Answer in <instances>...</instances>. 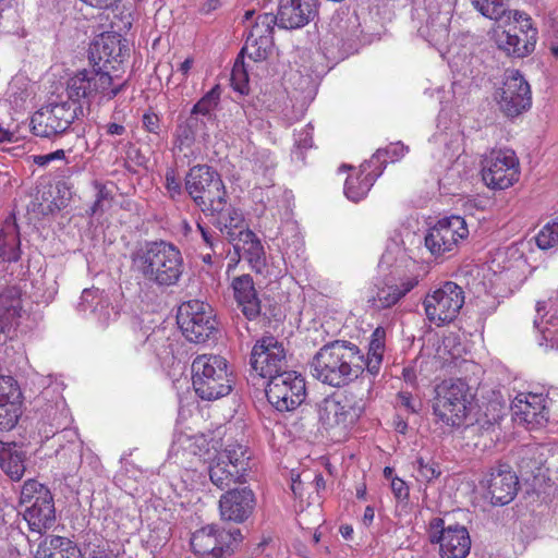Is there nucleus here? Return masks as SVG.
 Segmentation results:
<instances>
[{"mask_svg": "<svg viewBox=\"0 0 558 558\" xmlns=\"http://www.w3.org/2000/svg\"><path fill=\"white\" fill-rule=\"evenodd\" d=\"M364 354L360 348L344 340L324 344L313 356L312 376L325 385L343 387L364 372Z\"/></svg>", "mask_w": 558, "mask_h": 558, "instance_id": "f257e3e1", "label": "nucleus"}, {"mask_svg": "<svg viewBox=\"0 0 558 558\" xmlns=\"http://www.w3.org/2000/svg\"><path fill=\"white\" fill-rule=\"evenodd\" d=\"M132 269L158 287L175 286L184 271L180 250L167 241H147L131 253Z\"/></svg>", "mask_w": 558, "mask_h": 558, "instance_id": "f03ea898", "label": "nucleus"}, {"mask_svg": "<svg viewBox=\"0 0 558 558\" xmlns=\"http://www.w3.org/2000/svg\"><path fill=\"white\" fill-rule=\"evenodd\" d=\"M126 85L118 76H112L110 70L104 68L84 69L75 72L66 81L65 93L70 102H89L96 96L111 100L121 93Z\"/></svg>", "mask_w": 558, "mask_h": 558, "instance_id": "7ed1b4c3", "label": "nucleus"}, {"mask_svg": "<svg viewBox=\"0 0 558 558\" xmlns=\"http://www.w3.org/2000/svg\"><path fill=\"white\" fill-rule=\"evenodd\" d=\"M192 384L203 400H217L228 396L233 386L228 362L220 355L203 354L192 363Z\"/></svg>", "mask_w": 558, "mask_h": 558, "instance_id": "20e7f679", "label": "nucleus"}, {"mask_svg": "<svg viewBox=\"0 0 558 558\" xmlns=\"http://www.w3.org/2000/svg\"><path fill=\"white\" fill-rule=\"evenodd\" d=\"M184 189L204 214L219 211L228 202L221 175L207 165H196L190 168L184 178Z\"/></svg>", "mask_w": 558, "mask_h": 558, "instance_id": "39448f33", "label": "nucleus"}, {"mask_svg": "<svg viewBox=\"0 0 558 558\" xmlns=\"http://www.w3.org/2000/svg\"><path fill=\"white\" fill-rule=\"evenodd\" d=\"M433 411L447 426H460L466 417L469 386L461 379L444 380L435 389Z\"/></svg>", "mask_w": 558, "mask_h": 558, "instance_id": "423d86ee", "label": "nucleus"}, {"mask_svg": "<svg viewBox=\"0 0 558 558\" xmlns=\"http://www.w3.org/2000/svg\"><path fill=\"white\" fill-rule=\"evenodd\" d=\"M83 114V105L69 100L49 101L31 119L32 132L36 136L51 137L65 132Z\"/></svg>", "mask_w": 558, "mask_h": 558, "instance_id": "0eeeda50", "label": "nucleus"}, {"mask_svg": "<svg viewBox=\"0 0 558 558\" xmlns=\"http://www.w3.org/2000/svg\"><path fill=\"white\" fill-rule=\"evenodd\" d=\"M248 460L246 449L239 444L229 445L211 459L208 474L211 483L220 489L246 481Z\"/></svg>", "mask_w": 558, "mask_h": 558, "instance_id": "6e6552de", "label": "nucleus"}, {"mask_svg": "<svg viewBox=\"0 0 558 558\" xmlns=\"http://www.w3.org/2000/svg\"><path fill=\"white\" fill-rule=\"evenodd\" d=\"M177 323L185 338L194 343H204L217 332L213 308L199 300L180 305Z\"/></svg>", "mask_w": 558, "mask_h": 558, "instance_id": "1a4fd4ad", "label": "nucleus"}, {"mask_svg": "<svg viewBox=\"0 0 558 558\" xmlns=\"http://www.w3.org/2000/svg\"><path fill=\"white\" fill-rule=\"evenodd\" d=\"M362 407L353 397L332 395L318 403L319 423L326 430L344 435L362 414Z\"/></svg>", "mask_w": 558, "mask_h": 558, "instance_id": "9d476101", "label": "nucleus"}, {"mask_svg": "<svg viewBox=\"0 0 558 558\" xmlns=\"http://www.w3.org/2000/svg\"><path fill=\"white\" fill-rule=\"evenodd\" d=\"M510 14L513 15L515 23L510 24L508 28L498 26L494 33L495 43L507 56L523 58L534 49L536 31L531 26L527 14L509 11Z\"/></svg>", "mask_w": 558, "mask_h": 558, "instance_id": "9b49d317", "label": "nucleus"}, {"mask_svg": "<svg viewBox=\"0 0 558 558\" xmlns=\"http://www.w3.org/2000/svg\"><path fill=\"white\" fill-rule=\"evenodd\" d=\"M464 291L456 282L446 281L439 288L427 293L424 308L427 319L437 326L451 323L464 304Z\"/></svg>", "mask_w": 558, "mask_h": 558, "instance_id": "f8f14e48", "label": "nucleus"}, {"mask_svg": "<svg viewBox=\"0 0 558 558\" xmlns=\"http://www.w3.org/2000/svg\"><path fill=\"white\" fill-rule=\"evenodd\" d=\"M494 99L507 117H518L532 105L530 84L519 70L508 69L505 71L502 85L494 93Z\"/></svg>", "mask_w": 558, "mask_h": 558, "instance_id": "ddd939ff", "label": "nucleus"}, {"mask_svg": "<svg viewBox=\"0 0 558 558\" xmlns=\"http://www.w3.org/2000/svg\"><path fill=\"white\" fill-rule=\"evenodd\" d=\"M265 392L267 400L276 410L293 411L305 400V380L296 372L288 371L268 380Z\"/></svg>", "mask_w": 558, "mask_h": 558, "instance_id": "4468645a", "label": "nucleus"}, {"mask_svg": "<svg viewBox=\"0 0 558 558\" xmlns=\"http://www.w3.org/2000/svg\"><path fill=\"white\" fill-rule=\"evenodd\" d=\"M482 166V179L489 189L505 190L519 180V159L511 149L492 150Z\"/></svg>", "mask_w": 558, "mask_h": 558, "instance_id": "2eb2a0df", "label": "nucleus"}, {"mask_svg": "<svg viewBox=\"0 0 558 558\" xmlns=\"http://www.w3.org/2000/svg\"><path fill=\"white\" fill-rule=\"evenodd\" d=\"M469 235L465 220L460 216L440 219L425 235V246L435 257L453 252Z\"/></svg>", "mask_w": 558, "mask_h": 558, "instance_id": "dca6fc26", "label": "nucleus"}, {"mask_svg": "<svg viewBox=\"0 0 558 558\" xmlns=\"http://www.w3.org/2000/svg\"><path fill=\"white\" fill-rule=\"evenodd\" d=\"M250 364L258 376L268 380L288 372L283 344L274 336L262 337L252 349Z\"/></svg>", "mask_w": 558, "mask_h": 558, "instance_id": "f3484780", "label": "nucleus"}, {"mask_svg": "<svg viewBox=\"0 0 558 558\" xmlns=\"http://www.w3.org/2000/svg\"><path fill=\"white\" fill-rule=\"evenodd\" d=\"M429 542L439 544L441 558H465L471 549L469 531L462 525L445 527L441 518H434L429 522Z\"/></svg>", "mask_w": 558, "mask_h": 558, "instance_id": "a211bd4d", "label": "nucleus"}, {"mask_svg": "<svg viewBox=\"0 0 558 558\" xmlns=\"http://www.w3.org/2000/svg\"><path fill=\"white\" fill-rule=\"evenodd\" d=\"M481 484L487 490L490 501L495 506H505L511 502L519 488L517 474L506 463L492 466Z\"/></svg>", "mask_w": 558, "mask_h": 558, "instance_id": "6ab92c4d", "label": "nucleus"}, {"mask_svg": "<svg viewBox=\"0 0 558 558\" xmlns=\"http://www.w3.org/2000/svg\"><path fill=\"white\" fill-rule=\"evenodd\" d=\"M233 533H226L225 530L217 529L215 525H207L192 534L191 547L201 558H222L230 555L231 538Z\"/></svg>", "mask_w": 558, "mask_h": 558, "instance_id": "aec40b11", "label": "nucleus"}, {"mask_svg": "<svg viewBox=\"0 0 558 558\" xmlns=\"http://www.w3.org/2000/svg\"><path fill=\"white\" fill-rule=\"evenodd\" d=\"M515 422L530 428L543 426L549 421V401L542 393H520L511 404Z\"/></svg>", "mask_w": 558, "mask_h": 558, "instance_id": "412c9836", "label": "nucleus"}, {"mask_svg": "<svg viewBox=\"0 0 558 558\" xmlns=\"http://www.w3.org/2000/svg\"><path fill=\"white\" fill-rule=\"evenodd\" d=\"M22 415V392L11 376H0V430H11Z\"/></svg>", "mask_w": 558, "mask_h": 558, "instance_id": "4be33fe9", "label": "nucleus"}, {"mask_svg": "<svg viewBox=\"0 0 558 558\" xmlns=\"http://www.w3.org/2000/svg\"><path fill=\"white\" fill-rule=\"evenodd\" d=\"M254 507L255 496L247 487L230 489L219 500L221 518L236 523L244 522L252 514Z\"/></svg>", "mask_w": 558, "mask_h": 558, "instance_id": "5701e85b", "label": "nucleus"}, {"mask_svg": "<svg viewBox=\"0 0 558 558\" xmlns=\"http://www.w3.org/2000/svg\"><path fill=\"white\" fill-rule=\"evenodd\" d=\"M316 0H280L278 26L284 29H298L307 25L316 15Z\"/></svg>", "mask_w": 558, "mask_h": 558, "instance_id": "b1692460", "label": "nucleus"}, {"mask_svg": "<svg viewBox=\"0 0 558 558\" xmlns=\"http://www.w3.org/2000/svg\"><path fill=\"white\" fill-rule=\"evenodd\" d=\"M238 308L247 320H255L262 314V303L250 275L234 277L231 283Z\"/></svg>", "mask_w": 558, "mask_h": 558, "instance_id": "393cba45", "label": "nucleus"}, {"mask_svg": "<svg viewBox=\"0 0 558 558\" xmlns=\"http://www.w3.org/2000/svg\"><path fill=\"white\" fill-rule=\"evenodd\" d=\"M22 312L21 289L9 286L0 292V343L5 342L11 328L17 325Z\"/></svg>", "mask_w": 558, "mask_h": 558, "instance_id": "a878e982", "label": "nucleus"}, {"mask_svg": "<svg viewBox=\"0 0 558 558\" xmlns=\"http://www.w3.org/2000/svg\"><path fill=\"white\" fill-rule=\"evenodd\" d=\"M232 244L239 257L246 260L254 271L257 274L264 271L266 267L265 250L253 231H242L240 238Z\"/></svg>", "mask_w": 558, "mask_h": 558, "instance_id": "bb28decb", "label": "nucleus"}, {"mask_svg": "<svg viewBox=\"0 0 558 558\" xmlns=\"http://www.w3.org/2000/svg\"><path fill=\"white\" fill-rule=\"evenodd\" d=\"M223 204L219 211H208L207 216L214 218L213 225L219 229L221 234L226 235L230 243H234L242 231H248L245 227L244 217L241 210Z\"/></svg>", "mask_w": 558, "mask_h": 558, "instance_id": "cd10ccee", "label": "nucleus"}, {"mask_svg": "<svg viewBox=\"0 0 558 558\" xmlns=\"http://www.w3.org/2000/svg\"><path fill=\"white\" fill-rule=\"evenodd\" d=\"M53 498L35 499L24 510V520L33 532L41 534L43 530L50 527L54 522Z\"/></svg>", "mask_w": 558, "mask_h": 558, "instance_id": "c85d7f7f", "label": "nucleus"}, {"mask_svg": "<svg viewBox=\"0 0 558 558\" xmlns=\"http://www.w3.org/2000/svg\"><path fill=\"white\" fill-rule=\"evenodd\" d=\"M36 558H82V553L73 541L49 535L39 543Z\"/></svg>", "mask_w": 558, "mask_h": 558, "instance_id": "c756f323", "label": "nucleus"}, {"mask_svg": "<svg viewBox=\"0 0 558 558\" xmlns=\"http://www.w3.org/2000/svg\"><path fill=\"white\" fill-rule=\"evenodd\" d=\"M24 452L15 442L0 441V468L13 481H20L25 472Z\"/></svg>", "mask_w": 558, "mask_h": 558, "instance_id": "7c9ffc66", "label": "nucleus"}, {"mask_svg": "<svg viewBox=\"0 0 558 558\" xmlns=\"http://www.w3.org/2000/svg\"><path fill=\"white\" fill-rule=\"evenodd\" d=\"M414 282L408 280L400 284L385 283L379 287L376 294L368 299V303L376 310H384L397 304L401 298L414 288Z\"/></svg>", "mask_w": 558, "mask_h": 558, "instance_id": "2f4dec72", "label": "nucleus"}, {"mask_svg": "<svg viewBox=\"0 0 558 558\" xmlns=\"http://www.w3.org/2000/svg\"><path fill=\"white\" fill-rule=\"evenodd\" d=\"M120 51V39L114 36H101L90 49V61L96 68L109 70L111 59H116Z\"/></svg>", "mask_w": 558, "mask_h": 558, "instance_id": "473e14b6", "label": "nucleus"}, {"mask_svg": "<svg viewBox=\"0 0 558 558\" xmlns=\"http://www.w3.org/2000/svg\"><path fill=\"white\" fill-rule=\"evenodd\" d=\"M385 347L386 330L383 327H377L371 336L367 355L364 356V371L366 369L373 376H376L380 371Z\"/></svg>", "mask_w": 558, "mask_h": 558, "instance_id": "72a5a7b5", "label": "nucleus"}, {"mask_svg": "<svg viewBox=\"0 0 558 558\" xmlns=\"http://www.w3.org/2000/svg\"><path fill=\"white\" fill-rule=\"evenodd\" d=\"M363 172L361 168V174L356 177H349L344 184V194L353 202H359L366 196L371 187L373 186L377 177L381 174L383 169L376 174L371 171Z\"/></svg>", "mask_w": 558, "mask_h": 558, "instance_id": "f704fd0d", "label": "nucleus"}, {"mask_svg": "<svg viewBox=\"0 0 558 558\" xmlns=\"http://www.w3.org/2000/svg\"><path fill=\"white\" fill-rule=\"evenodd\" d=\"M21 240L15 226H8L0 231V257L4 262H17L21 256Z\"/></svg>", "mask_w": 558, "mask_h": 558, "instance_id": "c9c22d12", "label": "nucleus"}, {"mask_svg": "<svg viewBox=\"0 0 558 558\" xmlns=\"http://www.w3.org/2000/svg\"><path fill=\"white\" fill-rule=\"evenodd\" d=\"M408 148L401 143H392L384 149H377V151L372 156V158L361 165L363 172L367 169H371L372 166H375L377 162L381 166H385L388 161L395 162L398 161L401 157L405 155Z\"/></svg>", "mask_w": 558, "mask_h": 558, "instance_id": "e433bc0d", "label": "nucleus"}, {"mask_svg": "<svg viewBox=\"0 0 558 558\" xmlns=\"http://www.w3.org/2000/svg\"><path fill=\"white\" fill-rule=\"evenodd\" d=\"M274 46V37L246 38L240 56L246 54L253 61L265 60Z\"/></svg>", "mask_w": 558, "mask_h": 558, "instance_id": "4c0bfd02", "label": "nucleus"}, {"mask_svg": "<svg viewBox=\"0 0 558 558\" xmlns=\"http://www.w3.org/2000/svg\"><path fill=\"white\" fill-rule=\"evenodd\" d=\"M543 458L539 449L535 446H525L520 450L518 466L522 474L534 475L543 465Z\"/></svg>", "mask_w": 558, "mask_h": 558, "instance_id": "58836bf2", "label": "nucleus"}, {"mask_svg": "<svg viewBox=\"0 0 558 558\" xmlns=\"http://www.w3.org/2000/svg\"><path fill=\"white\" fill-rule=\"evenodd\" d=\"M220 92L219 86L211 88L206 93L192 108L193 113L205 117L207 121L216 120L215 110L219 104Z\"/></svg>", "mask_w": 558, "mask_h": 558, "instance_id": "ea45409f", "label": "nucleus"}, {"mask_svg": "<svg viewBox=\"0 0 558 558\" xmlns=\"http://www.w3.org/2000/svg\"><path fill=\"white\" fill-rule=\"evenodd\" d=\"M137 333H140L142 338H145L143 344L147 345L149 351L157 355L166 353V342L168 341V338L166 336L165 329L158 328L149 331L148 327H140V331Z\"/></svg>", "mask_w": 558, "mask_h": 558, "instance_id": "a19ab883", "label": "nucleus"}, {"mask_svg": "<svg viewBox=\"0 0 558 558\" xmlns=\"http://www.w3.org/2000/svg\"><path fill=\"white\" fill-rule=\"evenodd\" d=\"M275 25H278L276 15L272 13L259 14L251 27L247 38H254V40H256V38L260 37H274Z\"/></svg>", "mask_w": 558, "mask_h": 558, "instance_id": "79ce46f5", "label": "nucleus"}, {"mask_svg": "<svg viewBox=\"0 0 558 558\" xmlns=\"http://www.w3.org/2000/svg\"><path fill=\"white\" fill-rule=\"evenodd\" d=\"M535 242L541 250L558 248V218L539 230Z\"/></svg>", "mask_w": 558, "mask_h": 558, "instance_id": "37998d69", "label": "nucleus"}, {"mask_svg": "<svg viewBox=\"0 0 558 558\" xmlns=\"http://www.w3.org/2000/svg\"><path fill=\"white\" fill-rule=\"evenodd\" d=\"M472 3L477 11L490 20L499 21L507 12L505 0H472Z\"/></svg>", "mask_w": 558, "mask_h": 558, "instance_id": "c03bdc74", "label": "nucleus"}, {"mask_svg": "<svg viewBox=\"0 0 558 558\" xmlns=\"http://www.w3.org/2000/svg\"><path fill=\"white\" fill-rule=\"evenodd\" d=\"M119 313L110 305L107 298L99 299L97 305L92 310V316L100 327H107L111 322H114Z\"/></svg>", "mask_w": 558, "mask_h": 558, "instance_id": "a18cd8bd", "label": "nucleus"}, {"mask_svg": "<svg viewBox=\"0 0 558 558\" xmlns=\"http://www.w3.org/2000/svg\"><path fill=\"white\" fill-rule=\"evenodd\" d=\"M49 489L35 480H28L24 483L21 490V502L32 504L35 499L49 498Z\"/></svg>", "mask_w": 558, "mask_h": 558, "instance_id": "49530a36", "label": "nucleus"}, {"mask_svg": "<svg viewBox=\"0 0 558 558\" xmlns=\"http://www.w3.org/2000/svg\"><path fill=\"white\" fill-rule=\"evenodd\" d=\"M196 135L186 121L180 122L174 132V149L181 151L185 147H191L195 142Z\"/></svg>", "mask_w": 558, "mask_h": 558, "instance_id": "de8ad7c7", "label": "nucleus"}, {"mask_svg": "<svg viewBox=\"0 0 558 558\" xmlns=\"http://www.w3.org/2000/svg\"><path fill=\"white\" fill-rule=\"evenodd\" d=\"M417 478L420 481L430 482L440 474L439 468L435 462H425L422 458L416 460Z\"/></svg>", "mask_w": 558, "mask_h": 558, "instance_id": "09e8293b", "label": "nucleus"}, {"mask_svg": "<svg viewBox=\"0 0 558 558\" xmlns=\"http://www.w3.org/2000/svg\"><path fill=\"white\" fill-rule=\"evenodd\" d=\"M99 299H105L102 293L99 292L98 289H85L82 292L77 308L80 312L86 313L89 311L92 313V310L97 305Z\"/></svg>", "mask_w": 558, "mask_h": 558, "instance_id": "8fccbe9b", "label": "nucleus"}, {"mask_svg": "<svg viewBox=\"0 0 558 558\" xmlns=\"http://www.w3.org/2000/svg\"><path fill=\"white\" fill-rule=\"evenodd\" d=\"M165 186L172 199H178L183 194L182 183L178 178L175 170L172 168L167 169L165 174Z\"/></svg>", "mask_w": 558, "mask_h": 558, "instance_id": "3c124183", "label": "nucleus"}, {"mask_svg": "<svg viewBox=\"0 0 558 558\" xmlns=\"http://www.w3.org/2000/svg\"><path fill=\"white\" fill-rule=\"evenodd\" d=\"M185 121L196 134L204 135L207 133V123H213L211 121H207L205 117H202L198 113H193V110H191V113Z\"/></svg>", "mask_w": 558, "mask_h": 558, "instance_id": "603ef678", "label": "nucleus"}, {"mask_svg": "<svg viewBox=\"0 0 558 558\" xmlns=\"http://www.w3.org/2000/svg\"><path fill=\"white\" fill-rule=\"evenodd\" d=\"M144 129L154 134L159 135L161 131V124L159 117L154 112H145L142 118Z\"/></svg>", "mask_w": 558, "mask_h": 558, "instance_id": "864d4df0", "label": "nucleus"}, {"mask_svg": "<svg viewBox=\"0 0 558 558\" xmlns=\"http://www.w3.org/2000/svg\"><path fill=\"white\" fill-rule=\"evenodd\" d=\"M96 189H97L96 199L92 206L93 215L97 214L98 211H102L104 210V208H102L104 202L108 201V198H109V192L104 185L96 183Z\"/></svg>", "mask_w": 558, "mask_h": 558, "instance_id": "5fc2aeb1", "label": "nucleus"}, {"mask_svg": "<svg viewBox=\"0 0 558 558\" xmlns=\"http://www.w3.org/2000/svg\"><path fill=\"white\" fill-rule=\"evenodd\" d=\"M241 57L242 56L239 54L231 73V78L235 84H244L247 82V73L243 61L240 60Z\"/></svg>", "mask_w": 558, "mask_h": 558, "instance_id": "6e6d98bb", "label": "nucleus"}, {"mask_svg": "<svg viewBox=\"0 0 558 558\" xmlns=\"http://www.w3.org/2000/svg\"><path fill=\"white\" fill-rule=\"evenodd\" d=\"M64 150L58 149L53 153L34 156V162L39 167H45L53 160L63 159Z\"/></svg>", "mask_w": 558, "mask_h": 558, "instance_id": "4d7b16f0", "label": "nucleus"}, {"mask_svg": "<svg viewBox=\"0 0 558 558\" xmlns=\"http://www.w3.org/2000/svg\"><path fill=\"white\" fill-rule=\"evenodd\" d=\"M391 490L396 498L399 500H404L409 497V488L407 484L398 477L392 478Z\"/></svg>", "mask_w": 558, "mask_h": 558, "instance_id": "13d9d810", "label": "nucleus"}, {"mask_svg": "<svg viewBox=\"0 0 558 558\" xmlns=\"http://www.w3.org/2000/svg\"><path fill=\"white\" fill-rule=\"evenodd\" d=\"M0 558H20V551L8 542L0 539Z\"/></svg>", "mask_w": 558, "mask_h": 558, "instance_id": "bf43d9fd", "label": "nucleus"}, {"mask_svg": "<svg viewBox=\"0 0 558 558\" xmlns=\"http://www.w3.org/2000/svg\"><path fill=\"white\" fill-rule=\"evenodd\" d=\"M399 402L402 407L409 410L411 413H416L418 411L416 403L412 399V396L408 392H400L398 395Z\"/></svg>", "mask_w": 558, "mask_h": 558, "instance_id": "052dcab7", "label": "nucleus"}, {"mask_svg": "<svg viewBox=\"0 0 558 558\" xmlns=\"http://www.w3.org/2000/svg\"><path fill=\"white\" fill-rule=\"evenodd\" d=\"M104 129L106 130V134L110 136H122L126 132V129L123 124L116 122H109L105 124Z\"/></svg>", "mask_w": 558, "mask_h": 558, "instance_id": "680f3d73", "label": "nucleus"}, {"mask_svg": "<svg viewBox=\"0 0 558 558\" xmlns=\"http://www.w3.org/2000/svg\"><path fill=\"white\" fill-rule=\"evenodd\" d=\"M197 229L199 230L201 232V235H202V239L203 241L205 242V244L210 247L211 250L215 248V244H216V236L215 234L209 231L208 229H206L205 227H203L201 223H197Z\"/></svg>", "mask_w": 558, "mask_h": 558, "instance_id": "e2e57ef3", "label": "nucleus"}, {"mask_svg": "<svg viewBox=\"0 0 558 558\" xmlns=\"http://www.w3.org/2000/svg\"><path fill=\"white\" fill-rule=\"evenodd\" d=\"M302 134H305V137L304 138H300V140L296 141L298 146L302 147V148L311 147L312 144H313V140H312V136H311V133H310V125L306 126V129L303 131Z\"/></svg>", "mask_w": 558, "mask_h": 558, "instance_id": "0e129e2a", "label": "nucleus"}, {"mask_svg": "<svg viewBox=\"0 0 558 558\" xmlns=\"http://www.w3.org/2000/svg\"><path fill=\"white\" fill-rule=\"evenodd\" d=\"M138 331H140V328L134 329V330H133V332H132V335H131V342H132V344L134 345V348H135V349H137V348H138V347H141V345H142V347H145V345L143 344V341L145 340V338H142V337L140 336V333H136V332H138Z\"/></svg>", "mask_w": 558, "mask_h": 558, "instance_id": "69168bd1", "label": "nucleus"}, {"mask_svg": "<svg viewBox=\"0 0 558 558\" xmlns=\"http://www.w3.org/2000/svg\"><path fill=\"white\" fill-rule=\"evenodd\" d=\"M193 65V59L192 58H186L181 64H180V68L179 70L181 71L182 75L184 77L187 76L189 74V71L191 70Z\"/></svg>", "mask_w": 558, "mask_h": 558, "instance_id": "338daca9", "label": "nucleus"}, {"mask_svg": "<svg viewBox=\"0 0 558 558\" xmlns=\"http://www.w3.org/2000/svg\"><path fill=\"white\" fill-rule=\"evenodd\" d=\"M374 515H375V512H374L373 507L367 506L365 508L364 515H363L364 524L369 525L374 520Z\"/></svg>", "mask_w": 558, "mask_h": 558, "instance_id": "774afa93", "label": "nucleus"}]
</instances>
